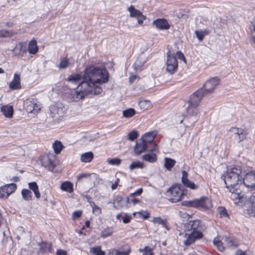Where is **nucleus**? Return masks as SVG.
<instances>
[{"label":"nucleus","mask_w":255,"mask_h":255,"mask_svg":"<svg viewBox=\"0 0 255 255\" xmlns=\"http://www.w3.org/2000/svg\"><path fill=\"white\" fill-rule=\"evenodd\" d=\"M203 234L201 232H191L190 233H186L184 235L185 240L183 241L185 246H189L196 240L201 239Z\"/></svg>","instance_id":"10"},{"label":"nucleus","mask_w":255,"mask_h":255,"mask_svg":"<svg viewBox=\"0 0 255 255\" xmlns=\"http://www.w3.org/2000/svg\"><path fill=\"white\" fill-rule=\"evenodd\" d=\"M108 162L111 165H119L121 163V160L119 158H115L108 159Z\"/></svg>","instance_id":"47"},{"label":"nucleus","mask_w":255,"mask_h":255,"mask_svg":"<svg viewBox=\"0 0 255 255\" xmlns=\"http://www.w3.org/2000/svg\"><path fill=\"white\" fill-rule=\"evenodd\" d=\"M233 130L237 131V135L238 136L239 142L243 141L246 138L247 132L245 129L234 128Z\"/></svg>","instance_id":"26"},{"label":"nucleus","mask_w":255,"mask_h":255,"mask_svg":"<svg viewBox=\"0 0 255 255\" xmlns=\"http://www.w3.org/2000/svg\"><path fill=\"white\" fill-rule=\"evenodd\" d=\"M16 189L15 183L6 184L0 188V198H6Z\"/></svg>","instance_id":"11"},{"label":"nucleus","mask_w":255,"mask_h":255,"mask_svg":"<svg viewBox=\"0 0 255 255\" xmlns=\"http://www.w3.org/2000/svg\"><path fill=\"white\" fill-rule=\"evenodd\" d=\"M57 255H67V253L66 251L63 250H58L56 252Z\"/></svg>","instance_id":"60"},{"label":"nucleus","mask_w":255,"mask_h":255,"mask_svg":"<svg viewBox=\"0 0 255 255\" xmlns=\"http://www.w3.org/2000/svg\"><path fill=\"white\" fill-rule=\"evenodd\" d=\"M94 157L92 152H88L82 154L81 155V161L83 162H89L92 161Z\"/></svg>","instance_id":"29"},{"label":"nucleus","mask_w":255,"mask_h":255,"mask_svg":"<svg viewBox=\"0 0 255 255\" xmlns=\"http://www.w3.org/2000/svg\"><path fill=\"white\" fill-rule=\"evenodd\" d=\"M24 107L28 113L34 114H37L41 109L37 100L32 98L25 100L24 101Z\"/></svg>","instance_id":"6"},{"label":"nucleus","mask_w":255,"mask_h":255,"mask_svg":"<svg viewBox=\"0 0 255 255\" xmlns=\"http://www.w3.org/2000/svg\"><path fill=\"white\" fill-rule=\"evenodd\" d=\"M195 202V200L188 201H184L182 203V205L193 207V202Z\"/></svg>","instance_id":"53"},{"label":"nucleus","mask_w":255,"mask_h":255,"mask_svg":"<svg viewBox=\"0 0 255 255\" xmlns=\"http://www.w3.org/2000/svg\"><path fill=\"white\" fill-rule=\"evenodd\" d=\"M140 109L143 110H148L151 107V103L148 100H141L138 103Z\"/></svg>","instance_id":"33"},{"label":"nucleus","mask_w":255,"mask_h":255,"mask_svg":"<svg viewBox=\"0 0 255 255\" xmlns=\"http://www.w3.org/2000/svg\"><path fill=\"white\" fill-rule=\"evenodd\" d=\"M26 47L20 43L17 44L13 49V53L16 56H22L26 52Z\"/></svg>","instance_id":"19"},{"label":"nucleus","mask_w":255,"mask_h":255,"mask_svg":"<svg viewBox=\"0 0 255 255\" xmlns=\"http://www.w3.org/2000/svg\"><path fill=\"white\" fill-rule=\"evenodd\" d=\"M89 176H90V175L88 174H82L78 175L77 178V179L78 180H79L82 178L89 177Z\"/></svg>","instance_id":"62"},{"label":"nucleus","mask_w":255,"mask_h":255,"mask_svg":"<svg viewBox=\"0 0 255 255\" xmlns=\"http://www.w3.org/2000/svg\"><path fill=\"white\" fill-rule=\"evenodd\" d=\"M166 70L170 74H173L177 69L178 62L176 56L170 51L167 53Z\"/></svg>","instance_id":"5"},{"label":"nucleus","mask_w":255,"mask_h":255,"mask_svg":"<svg viewBox=\"0 0 255 255\" xmlns=\"http://www.w3.org/2000/svg\"><path fill=\"white\" fill-rule=\"evenodd\" d=\"M54 159V157L52 155L46 154L41 155L39 157L41 165L51 171H53L55 167Z\"/></svg>","instance_id":"8"},{"label":"nucleus","mask_w":255,"mask_h":255,"mask_svg":"<svg viewBox=\"0 0 255 255\" xmlns=\"http://www.w3.org/2000/svg\"><path fill=\"white\" fill-rule=\"evenodd\" d=\"M131 217L129 216L126 215L123 217V221L125 224H127L130 222Z\"/></svg>","instance_id":"58"},{"label":"nucleus","mask_w":255,"mask_h":255,"mask_svg":"<svg viewBox=\"0 0 255 255\" xmlns=\"http://www.w3.org/2000/svg\"><path fill=\"white\" fill-rule=\"evenodd\" d=\"M82 212L81 210H77L74 211L72 214L73 218L75 219V218L80 217L82 215Z\"/></svg>","instance_id":"54"},{"label":"nucleus","mask_w":255,"mask_h":255,"mask_svg":"<svg viewBox=\"0 0 255 255\" xmlns=\"http://www.w3.org/2000/svg\"><path fill=\"white\" fill-rule=\"evenodd\" d=\"M128 10L130 13V16L131 17L139 18L142 16L141 12L135 9L132 5L128 8Z\"/></svg>","instance_id":"21"},{"label":"nucleus","mask_w":255,"mask_h":255,"mask_svg":"<svg viewBox=\"0 0 255 255\" xmlns=\"http://www.w3.org/2000/svg\"><path fill=\"white\" fill-rule=\"evenodd\" d=\"M193 208L209 209L212 206V201L208 197H202L200 199H195Z\"/></svg>","instance_id":"9"},{"label":"nucleus","mask_w":255,"mask_h":255,"mask_svg":"<svg viewBox=\"0 0 255 255\" xmlns=\"http://www.w3.org/2000/svg\"><path fill=\"white\" fill-rule=\"evenodd\" d=\"M62 147V144L61 142L59 141H56L53 144V148L54 149L55 152L56 154H58L61 152Z\"/></svg>","instance_id":"41"},{"label":"nucleus","mask_w":255,"mask_h":255,"mask_svg":"<svg viewBox=\"0 0 255 255\" xmlns=\"http://www.w3.org/2000/svg\"><path fill=\"white\" fill-rule=\"evenodd\" d=\"M83 81H80L81 75L79 74L70 75L67 81L78 85L76 89L67 93V97L73 101H78L89 95H98L102 93L100 85L109 80L108 73L105 68L93 65L87 66L82 75Z\"/></svg>","instance_id":"1"},{"label":"nucleus","mask_w":255,"mask_h":255,"mask_svg":"<svg viewBox=\"0 0 255 255\" xmlns=\"http://www.w3.org/2000/svg\"><path fill=\"white\" fill-rule=\"evenodd\" d=\"M21 195L22 198L25 201H30L32 199V193L31 192L28 190L26 189H23L21 191Z\"/></svg>","instance_id":"35"},{"label":"nucleus","mask_w":255,"mask_h":255,"mask_svg":"<svg viewBox=\"0 0 255 255\" xmlns=\"http://www.w3.org/2000/svg\"><path fill=\"white\" fill-rule=\"evenodd\" d=\"M153 222L155 224H160L163 227L166 228V221L160 217H155L153 219Z\"/></svg>","instance_id":"46"},{"label":"nucleus","mask_w":255,"mask_h":255,"mask_svg":"<svg viewBox=\"0 0 255 255\" xmlns=\"http://www.w3.org/2000/svg\"><path fill=\"white\" fill-rule=\"evenodd\" d=\"M250 30L252 38H253L254 42H255V18L251 22V24L250 26Z\"/></svg>","instance_id":"45"},{"label":"nucleus","mask_w":255,"mask_h":255,"mask_svg":"<svg viewBox=\"0 0 255 255\" xmlns=\"http://www.w3.org/2000/svg\"><path fill=\"white\" fill-rule=\"evenodd\" d=\"M154 138V135L153 132H148L145 133L140 138V140L145 143L146 144L150 143Z\"/></svg>","instance_id":"25"},{"label":"nucleus","mask_w":255,"mask_h":255,"mask_svg":"<svg viewBox=\"0 0 255 255\" xmlns=\"http://www.w3.org/2000/svg\"><path fill=\"white\" fill-rule=\"evenodd\" d=\"M113 232V229L112 228L108 227L106 229H104L101 234V236L102 237L105 238L110 236H111Z\"/></svg>","instance_id":"42"},{"label":"nucleus","mask_w":255,"mask_h":255,"mask_svg":"<svg viewBox=\"0 0 255 255\" xmlns=\"http://www.w3.org/2000/svg\"><path fill=\"white\" fill-rule=\"evenodd\" d=\"M218 211L221 216L227 217L228 214L226 210L224 207H220L218 208Z\"/></svg>","instance_id":"50"},{"label":"nucleus","mask_w":255,"mask_h":255,"mask_svg":"<svg viewBox=\"0 0 255 255\" xmlns=\"http://www.w3.org/2000/svg\"><path fill=\"white\" fill-rule=\"evenodd\" d=\"M208 33L209 32L207 30H196L195 31V34L199 41H202L204 37L208 34Z\"/></svg>","instance_id":"37"},{"label":"nucleus","mask_w":255,"mask_h":255,"mask_svg":"<svg viewBox=\"0 0 255 255\" xmlns=\"http://www.w3.org/2000/svg\"><path fill=\"white\" fill-rule=\"evenodd\" d=\"M138 136V133L136 131H132L128 134V139L131 141L134 140Z\"/></svg>","instance_id":"49"},{"label":"nucleus","mask_w":255,"mask_h":255,"mask_svg":"<svg viewBox=\"0 0 255 255\" xmlns=\"http://www.w3.org/2000/svg\"><path fill=\"white\" fill-rule=\"evenodd\" d=\"M248 205L251 209V216L255 218V196L252 195L248 201Z\"/></svg>","instance_id":"27"},{"label":"nucleus","mask_w":255,"mask_h":255,"mask_svg":"<svg viewBox=\"0 0 255 255\" xmlns=\"http://www.w3.org/2000/svg\"><path fill=\"white\" fill-rule=\"evenodd\" d=\"M90 253L94 254L95 255H105V252L101 250V248L100 246H97L91 248Z\"/></svg>","instance_id":"39"},{"label":"nucleus","mask_w":255,"mask_h":255,"mask_svg":"<svg viewBox=\"0 0 255 255\" xmlns=\"http://www.w3.org/2000/svg\"><path fill=\"white\" fill-rule=\"evenodd\" d=\"M182 176L181 180H182V183L184 182H185L188 180V179L187 177L188 173L186 171L183 170L182 171Z\"/></svg>","instance_id":"51"},{"label":"nucleus","mask_w":255,"mask_h":255,"mask_svg":"<svg viewBox=\"0 0 255 255\" xmlns=\"http://www.w3.org/2000/svg\"><path fill=\"white\" fill-rule=\"evenodd\" d=\"M183 184L186 187L191 189H195L197 188L196 185L193 182L190 181L189 180L183 183Z\"/></svg>","instance_id":"48"},{"label":"nucleus","mask_w":255,"mask_h":255,"mask_svg":"<svg viewBox=\"0 0 255 255\" xmlns=\"http://www.w3.org/2000/svg\"><path fill=\"white\" fill-rule=\"evenodd\" d=\"M142 159L144 160L150 162H154L156 161L157 158L155 154L154 153H148L144 154L142 156Z\"/></svg>","instance_id":"36"},{"label":"nucleus","mask_w":255,"mask_h":255,"mask_svg":"<svg viewBox=\"0 0 255 255\" xmlns=\"http://www.w3.org/2000/svg\"><path fill=\"white\" fill-rule=\"evenodd\" d=\"M192 226V232H200V230L203 229L204 227L201 224V222L199 220H195L192 221V223H190L189 225Z\"/></svg>","instance_id":"24"},{"label":"nucleus","mask_w":255,"mask_h":255,"mask_svg":"<svg viewBox=\"0 0 255 255\" xmlns=\"http://www.w3.org/2000/svg\"><path fill=\"white\" fill-rule=\"evenodd\" d=\"M69 65V62L68 59H67L66 58H65L62 59L61 60V61L58 66L59 69H66V68H67L68 67Z\"/></svg>","instance_id":"44"},{"label":"nucleus","mask_w":255,"mask_h":255,"mask_svg":"<svg viewBox=\"0 0 255 255\" xmlns=\"http://www.w3.org/2000/svg\"><path fill=\"white\" fill-rule=\"evenodd\" d=\"M213 243L214 245L217 248L218 250L221 252H223L224 251L225 247L223 245V243L220 239L219 237L215 238Z\"/></svg>","instance_id":"32"},{"label":"nucleus","mask_w":255,"mask_h":255,"mask_svg":"<svg viewBox=\"0 0 255 255\" xmlns=\"http://www.w3.org/2000/svg\"><path fill=\"white\" fill-rule=\"evenodd\" d=\"M130 252V249L128 247L124 250L122 249H112L109 251L107 255H129Z\"/></svg>","instance_id":"15"},{"label":"nucleus","mask_w":255,"mask_h":255,"mask_svg":"<svg viewBox=\"0 0 255 255\" xmlns=\"http://www.w3.org/2000/svg\"><path fill=\"white\" fill-rule=\"evenodd\" d=\"M60 189L68 193H72L73 191V185L69 181H65L61 184Z\"/></svg>","instance_id":"23"},{"label":"nucleus","mask_w":255,"mask_h":255,"mask_svg":"<svg viewBox=\"0 0 255 255\" xmlns=\"http://www.w3.org/2000/svg\"><path fill=\"white\" fill-rule=\"evenodd\" d=\"M146 62L145 58L143 55L140 56L135 61L133 67L134 69L136 70H140L141 68L143 66Z\"/></svg>","instance_id":"22"},{"label":"nucleus","mask_w":255,"mask_h":255,"mask_svg":"<svg viewBox=\"0 0 255 255\" xmlns=\"http://www.w3.org/2000/svg\"><path fill=\"white\" fill-rule=\"evenodd\" d=\"M190 223H192V220L188 221L187 223H186L184 224V227L185 228V230H187V231H190L191 230H192V226H191V225H189V224H190Z\"/></svg>","instance_id":"55"},{"label":"nucleus","mask_w":255,"mask_h":255,"mask_svg":"<svg viewBox=\"0 0 255 255\" xmlns=\"http://www.w3.org/2000/svg\"><path fill=\"white\" fill-rule=\"evenodd\" d=\"M219 82L220 79L217 77L209 79L202 87L204 93L206 95L213 92Z\"/></svg>","instance_id":"7"},{"label":"nucleus","mask_w":255,"mask_h":255,"mask_svg":"<svg viewBox=\"0 0 255 255\" xmlns=\"http://www.w3.org/2000/svg\"><path fill=\"white\" fill-rule=\"evenodd\" d=\"M1 112L5 117L10 118L13 115V109L11 106L5 105L1 108Z\"/></svg>","instance_id":"18"},{"label":"nucleus","mask_w":255,"mask_h":255,"mask_svg":"<svg viewBox=\"0 0 255 255\" xmlns=\"http://www.w3.org/2000/svg\"><path fill=\"white\" fill-rule=\"evenodd\" d=\"M9 87L10 89L12 90L20 89V76L18 74H15L14 75L13 79L12 81L10 82Z\"/></svg>","instance_id":"17"},{"label":"nucleus","mask_w":255,"mask_h":255,"mask_svg":"<svg viewBox=\"0 0 255 255\" xmlns=\"http://www.w3.org/2000/svg\"><path fill=\"white\" fill-rule=\"evenodd\" d=\"M137 77L136 75H132L129 78V82L130 83H133L134 81V80L136 79Z\"/></svg>","instance_id":"63"},{"label":"nucleus","mask_w":255,"mask_h":255,"mask_svg":"<svg viewBox=\"0 0 255 255\" xmlns=\"http://www.w3.org/2000/svg\"><path fill=\"white\" fill-rule=\"evenodd\" d=\"M156 146V145H155L154 148L148 149L147 144L140 140L138 142H136V145L134 147V151L136 155H139L145 151H155Z\"/></svg>","instance_id":"14"},{"label":"nucleus","mask_w":255,"mask_h":255,"mask_svg":"<svg viewBox=\"0 0 255 255\" xmlns=\"http://www.w3.org/2000/svg\"><path fill=\"white\" fill-rule=\"evenodd\" d=\"M135 114V111L132 108L127 109L123 112V115L126 118H130Z\"/></svg>","instance_id":"40"},{"label":"nucleus","mask_w":255,"mask_h":255,"mask_svg":"<svg viewBox=\"0 0 255 255\" xmlns=\"http://www.w3.org/2000/svg\"><path fill=\"white\" fill-rule=\"evenodd\" d=\"M225 247L230 248H235L237 247L238 244L236 240L230 238L225 237L222 239Z\"/></svg>","instance_id":"20"},{"label":"nucleus","mask_w":255,"mask_h":255,"mask_svg":"<svg viewBox=\"0 0 255 255\" xmlns=\"http://www.w3.org/2000/svg\"><path fill=\"white\" fill-rule=\"evenodd\" d=\"M164 161V166L168 170H170L176 163L174 159L170 158H165Z\"/></svg>","instance_id":"34"},{"label":"nucleus","mask_w":255,"mask_h":255,"mask_svg":"<svg viewBox=\"0 0 255 255\" xmlns=\"http://www.w3.org/2000/svg\"><path fill=\"white\" fill-rule=\"evenodd\" d=\"M241 170L237 167L231 168L227 170L226 174L222 175L221 178L224 180L226 187L230 192L237 194L239 183L242 181V176L241 175Z\"/></svg>","instance_id":"2"},{"label":"nucleus","mask_w":255,"mask_h":255,"mask_svg":"<svg viewBox=\"0 0 255 255\" xmlns=\"http://www.w3.org/2000/svg\"><path fill=\"white\" fill-rule=\"evenodd\" d=\"M166 195L170 196L168 200L172 203H176L180 201L183 192L178 186H173L166 192Z\"/></svg>","instance_id":"4"},{"label":"nucleus","mask_w":255,"mask_h":255,"mask_svg":"<svg viewBox=\"0 0 255 255\" xmlns=\"http://www.w3.org/2000/svg\"><path fill=\"white\" fill-rule=\"evenodd\" d=\"M119 181V179H117V181L115 182L114 184H113L111 188L113 190H115L117 188L118 185V182Z\"/></svg>","instance_id":"64"},{"label":"nucleus","mask_w":255,"mask_h":255,"mask_svg":"<svg viewBox=\"0 0 255 255\" xmlns=\"http://www.w3.org/2000/svg\"><path fill=\"white\" fill-rule=\"evenodd\" d=\"M153 24L158 29L166 30L169 28L167 21L164 19H157L154 20Z\"/></svg>","instance_id":"16"},{"label":"nucleus","mask_w":255,"mask_h":255,"mask_svg":"<svg viewBox=\"0 0 255 255\" xmlns=\"http://www.w3.org/2000/svg\"><path fill=\"white\" fill-rule=\"evenodd\" d=\"M143 191L142 188H139L136 190L134 193L131 194L130 196L140 195Z\"/></svg>","instance_id":"57"},{"label":"nucleus","mask_w":255,"mask_h":255,"mask_svg":"<svg viewBox=\"0 0 255 255\" xmlns=\"http://www.w3.org/2000/svg\"><path fill=\"white\" fill-rule=\"evenodd\" d=\"M38 46L36 41L34 40H31L28 44V51L30 54H35L38 51Z\"/></svg>","instance_id":"28"},{"label":"nucleus","mask_w":255,"mask_h":255,"mask_svg":"<svg viewBox=\"0 0 255 255\" xmlns=\"http://www.w3.org/2000/svg\"><path fill=\"white\" fill-rule=\"evenodd\" d=\"M205 95L206 94L204 93L203 88H200L191 96L189 106L187 108V112L189 115L193 116L194 114H197V111L194 110L193 109L197 108Z\"/></svg>","instance_id":"3"},{"label":"nucleus","mask_w":255,"mask_h":255,"mask_svg":"<svg viewBox=\"0 0 255 255\" xmlns=\"http://www.w3.org/2000/svg\"><path fill=\"white\" fill-rule=\"evenodd\" d=\"M129 169L132 171L134 169L143 168V163L139 161L132 162L129 166Z\"/></svg>","instance_id":"38"},{"label":"nucleus","mask_w":255,"mask_h":255,"mask_svg":"<svg viewBox=\"0 0 255 255\" xmlns=\"http://www.w3.org/2000/svg\"><path fill=\"white\" fill-rule=\"evenodd\" d=\"M176 56L178 57V58L181 60H183L185 61V59L184 55L180 51H178L176 52Z\"/></svg>","instance_id":"59"},{"label":"nucleus","mask_w":255,"mask_h":255,"mask_svg":"<svg viewBox=\"0 0 255 255\" xmlns=\"http://www.w3.org/2000/svg\"><path fill=\"white\" fill-rule=\"evenodd\" d=\"M137 18L138 23L139 24L141 25L143 23V19H144L145 18V17L142 15V16H141L140 17Z\"/></svg>","instance_id":"61"},{"label":"nucleus","mask_w":255,"mask_h":255,"mask_svg":"<svg viewBox=\"0 0 255 255\" xmlns=\"http://www.w3.org/2000/svg\"><path fill=\"white\" fill-rule=\"evenodd\" d=\"M29 188L32 190L36 198H39L40 194L38 191V186L35 182H30L28 183Z\"/></svg>","instance_id":"30"},{"label":"nucleus","mask_w":255,"mask_h":255,"mask_svg":"<svg viewBox=\"0 0 255 255\" xmlns=\"http://www.w3.org/2000/svg\"><path fill=\"white\" fill-rule=\"evenodd\" d=\"M143 251H144V253L142 255H153L151 249L148 247H145Z\"/></svg>","instance_id":"52"},{"label":"nucleus","mask_w":255,"mask_h":255,"mask_svg":"<svg viewBox=\"0 0 255 255\" xmlns=\"http://www.w3.org/2000/svg\"><path fill=\"white\" fill-rule=\"evenodd\" d=\"M123 198L121 196H117L113 201V205L115 208L120 209L123 207L124 205L122 203Z\"/></svg>","instance_id":"31"},{"label":"nucleus","mask_w":255,"mask_h":255,"mask_svg":"<svg viewBox=\"0 0 255 255\" xmlns=\"http://www.w3.org/2000/svg\"><path fill=\"white\" fill-rule=\"evenodd\" d=\"M49 112L50 116L55 121L59 120L64 115L63 109L56 106H51L49 108Z\"/></svg>","instance_id":"13"},{"label":"nucleus","mask_w":255,"mask_h":255,"mask_svg":"<svg viewBox=\"0 0 255 255\" xmlns=\"http://www.w3.org/2000/svg\"><path fill=\"white\" fill-rule=\"evenodd\" d=\"M243 183L248 188L255 187V171H250L245 175Z\"/></svg>","instance_id":"12"},{"label":"nucleus","mask_w":255,"mask_h":255,"mask_svg":"<svg viewBox=\"0 0 255 255\" xmlns=\"http://www.w3.org/2000/svg\"><path fill=\"white\" fill-rule=\"evenodd\" d=\"M90 205L92 208L93 212L96 215H99L101 213V209L100 207L96 205L94 202H90Z\"/></svg>","instance_id":"43"},{"label":"nucleus","mask_w":255,"mask_h":255,"mask_svg":"<svg viewBox=\"0 0 255 255\" xmlns=\"http://www.w3.org/2000/svg\"><path fill=\"white\" fill-rule=\"evenodd\" d=\"M10 35V33L8 31L1 30H0V37H5Z\"/></svg>","instance_id":"56"}]
</instances>
